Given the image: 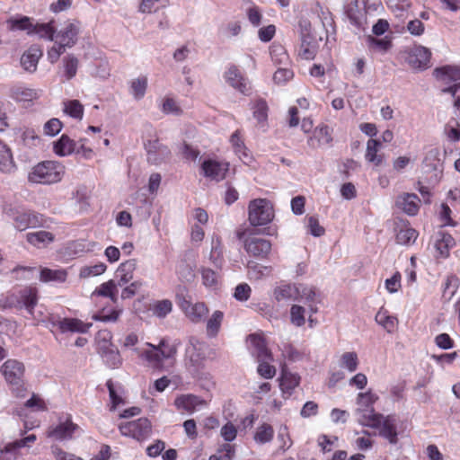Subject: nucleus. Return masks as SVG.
I'll list each match as a JSON object with an SVG mask.
<instances>
[{
	"mask_svg": "<svg viewBox=\"0 0 460 460\" xmlns=\"http://www.w3.org/2000/svg\"><path fill=\"white\" fill-rule=\"evenodd\" d=\"M149 349L141 352L140 356L146 358L155 368L163 367L164 359L175 358L180 341L162 339L158 345L146 343Z\"/></svg>",
	"mask_w": 460,
	"mask_h": 460,
	"instance_id": "nucleus-1",
	"label": "nucleus"
},
{
	"mask_svg": "<svg viewBox=\"0 0 460 460\" xmlns=\"http://www.w3.org/2000/svg\"><path fill=\"white\" fill-rule=\"evenodd\" d=\"M65 166L57 161H43L35 165L29 173V181L34 183L52 184L62 180Z\"/></svg>",
	"mask_w": 460,
	"mask_h": 460,
	"instance_id": "nucleus-2",
	"label": "nucleus"
},
{
	"mask_svg": "<svg viewBox=\"0 0 460 460\" xmlns=\"http://www.w3.org/2000/svg\"><path fill=\"white\" fill-rule=\"evenodd\" d=\"M445 158L446 151H441L438 147L431 148L426 153L422 161V172L429 185L438 184L443 178Z\"/></svg>",
	"mask_w": 460,
	"mask_h": 460,
	"instance_id": "nucleus-3",
	"label": "nucleus"
},
{
	"mask_svg": "<svg viewBox=\"0 0 460 460\" xmlns=\"http://www.w3.org/2000/svg\"><path fill=\"white\" fill-rule=\"evenodd\" d=\"M5 381L10 385L13 394L16 397L26 395L24 385L25 367L22 362L16 359H7L0 367Z\"/></svg>",
	"mask_w": 460,
	"mask_h": 460,
	"instance_id": "nucleus-4",
	"label": "nucleus"
},
{
	"mask_svg": "<svg viewBox=\"0 0 460 460\" xmlns=\"http://www.w3.org/2000/svg\"><path fill=\"white\" fill-rule=\"evenodd\" d=\"M208 346L196 337H190L186 345L184 361L188 371L197 376L205 367Z\"/></svg>",
	"mask_w": 460,
	"mask_h": 460,
	"instance_id": "nucleus-5",
	"label": "nucleus"
},
{
	"mask_svg": "<svg viewBox=\"0 0 460 460\" xmlns=\"http://www.w3.org/2000/svg\"><path fill=\"white\" fill-rule=\"evenodd\" d=\"M378 400V396L371 390L366 393H359L357 396L356 415L358 422L362 426H376L379 413L375 411L374 403Z\"/></svg>",
	"mask_w": 460,
	"mask_h": 460,
	"instance_id": "nucleus-6",
	"label": "nucleus"
},
{
	"mask_svg": "<svg viewBox=\"0 0 460 460\" xmlns=\"http://www.w3.org/2000/svg\"><path fill=\"white\" fill-rule=\"evenodd\" d=\"M4 214L19 231H24L30 227H38L42 225L41 215L26 210L23 208L7 205L4 208Z\"/></svg>",
	"mask_w": 460,
	"mask_h": 460,
	"instance_id": "nucleus-7",
	"label": "nucleus"
},
{
	"mask_svg": "<svg viewBox=\"0 0 460 460\" xmlns=\"http://www.w3.org/2000/svg\"><path fill=\"white\" fill-rule=\"evenodd\" d=\"M274 211L271 203L265 199L250 201L248 206V219L252 226H265L272 221Z\"/></svg>",
	"mask_w": 460,
	"mask_h": 460,
	"instance_id": "nucleus-8",
	"label": "nucleus"
},
{
	"mask_svg": "<svg viewBox=\"0 0 460 460\" xmlns=\"http://www.w3.org/2000/svg\"><path fill=\"white\" fill-rule=\"evenodd\" d=\"M83 429L76 423L73 422L71 416H63L58 419L57 425L50 427L48 437L55 440H72L80 437Z\"/></svg>",
	"mask_w": 460,
	"mask_h": 460,
	"instance_id": "nucleus-9",
	"label": "nucleus"
},
{
	"mask_svg": "<svg viewBox=\"0 0 460 460\" xmlns=\"http://www.w3.org/2000/svg\"><path fill=\"white\" fill-rule=\"evenodd\" d=\"M119 429L123 436L133 438L137 441L147 439L152 433L151 422L146 418L121 423Z\"/></svg>",
	"mask_w": 460,
	"mask_h": 460,
	"instance_id": "nucleus-10",
	"label": "nucleus"
},
{
	"mask_svg": "<svg viewBox=\"0 0 460 460\" xmlns=\"http://www.w3.org/2000/svg\"><path fill=\"white\" fill-rule=\"evenodd\" d=\"M148 163L158 165L171 157V150L162 144L158 138L148 139L144 143Z\"/></svg>",
	"mask_w": 460,
	"mask_h": 460,
	"instance_id": "nucleus-11",
	"label": "nucleus"
},
{
	"mask_svg": "<svg viewBox=\"0 0 460 460\" xmlns=\"http://www.w3.org/2000/svg\"><path fill=\"white\" fill-rule=\"evenodd\" d=\"M225 81L239 93L248 95L251 92V85L246 77L234 65H230L224 73Z\"/></svg>",
	"mask_w": 460,
	"mask_h": 460,
	"instance_id": "nucleus-12",
	"label": "nucleus"
},
{
	"mask_svg": "<svg viewBox=\"0 0 460 460\" xmlns=\"http://www.w3.org/2000/svg\"><path fill=\"white\" fill-rule=\"evenodd\" d=\"M79 31L80 23L76 21H68L60 31L55 33L54 40L66 49L72 48L77 41Z\"/></svg>",
	"mask_w": 460,
	"mask_h": 460,
	"instance_id": "nucleus-13",
	"label": "nucleus"
},
{
	"mask_svg": "<svg viewBox=\"0 0 460 460\" xmlns=\"http://www.w3.org/2000/svg\"><path fill=\"white\" fill-rule=\"evenodd\" d=\"M378 424L376 426H368L379 430V436L387 439L391 444H396L398 441V433L396 429V418L394 415L384 416L379 413Z\"/></svg>",
	"mask_w": 460,
	"mask_h": 460,
	"instance_id": "nucleus-14",
	"label": "nucleus"
},
{
	"mask_svg": "<svg viewBox=\"0 0 460 460\" xmlns=\"http://www.w3.org/2000/svg\"><path fill=\"white\" fill-rule=\"evenodd\" d=\"M17 304L14 305L17 309L24 308L31 317H36L35 307L38 305V290L32 287H26L18 293Z\"/></svg>",
	"mask_w": 460,
	"mask_h": 460,
	"instance_id": "nucleus-15",
	"label": "nucleus"
},
{
	"mask_svg": "<svg viewBox=\"0 0 460 460\" xmlns=\"http://www.w3.org/2000/svg\"><path fill=\"white\" fill-rule=\"evenodd\" d=\"M180 307L186 316L194 323H201L208 314V306L202 303H191L190 300L182 298L180 302Z\"/></svg>",
	"mask_w": 460,
	"mask_h": 460,
	"instance_id": "nucleus-16",
	"label": "nucleus"
},
{
	"mask_svg": "<svg viewBox=\"0 0 460 460\" xmlns=\"http://www.w3.org/2000/svg\"><path fill=\"white\" fill-rule=\"evenodd\" d=\"M36 435L31 434L21 439L8 443L0 450V460H15L18 456L19 449L30 447L36 441Z\"/></svg>",
	"mask_w": 460,
	"mask_h": 460,
	"instance_id": "nucleus-17",
	"label": "nucleus"
},
{
	"mask_svg": "<svg viewBox=\"0 0 460 460\" xmlns=\"http://www.w3.org/2000/svg\"><path fill=\"white\" fill-rule=\"evenodd\" d=\"M245 251L252 256L264 259L271 251V243L263 238L248 237L243 241Z\"/></svg>",
	"mask_w": 460,
	"mask_h": 460,
	"instance_id": "nucleus-18",
	"label": "nucleus"
},
{
	"mask_svg": "<svg viewBox=\"0 0 460 460\" xmlns=\"http://www.w3.org/2000/svg\"><path fill=\"white\" fill-rule=\"evenodd\" d=\"M204 175L211 181H220L225 179L229 170V164L208 159L202 163Z\"/></svg>",
	"mask_w": 460,
	"mask_h": 460,
	"instance_id": "nucleus-19",
	"label": "nucleus"
},
{
	"mask_svg": "<svg viewBox=\"0 0 460 460\" xmlns=\"http://www.w3.org/2000/svg\"><path fill=\"white\" fill-rule=\"evenodd\" d=\"M431 52L423 46H414L409 51L408 62L414 68L426 69L429 67Z\"/></svg>",
	"mask_w": 460,
	"mask_h": 460,
	"instance_id": "nucleus-20",
	"label": "nucleus"
},
{
	"mask_svg": "<svg viewBox=\"0 0 460 460\" xmlns=\"http://www.w3.org/2000/svg\"><path fill=\"white\" fill-rule=\"evenodd\" d=\"M332 129L327 125H321L314 128L313 136L307 140L310 147L315 149L329 146L332 142Z\"/></svg>",
	"mask_w": 460,
	"mask_h": 460,
	"instance_id": "nucleus-21",
	"label": "nucleus"
},
{
	"mask_svg": "<svg viewBox=\"0 0 460 460\" xmlns=\"http://www.w3.org/2000/svg\"><path fill=\"white\" fill-rule=\"evenodd\" d=\"M137 269V260L130 259L119 264L115 272V281L118 283L119 288L128 284L134 276V272Z\"/></svg>",
	"mask_w": 460,
	"mask_h": 460,
	"instance_id": "nucleus-22",
	"label": "nucleus"
},
{
	"mask_svg": "<svg viewBox=\"0 0 460 460\" xmlns=\"http://www.w3.org/2000/svg\"><path fill=\"white\" fill-rule=\"evenodd\" d=\"M174 405L179 411L192 413L205 405V401L193 394H182L174 401Z\"/></svg>",
	"mask_w": 460,
	"mask_h": 460,
	"instance_id": "nucleus-23",
	"label": "nucleus"
},
{
	"mask_svg": "<svg viewBox=\"0 0 460 460\" xmlns=\"http://www.w3.org/2000/svg\"><path fill=\"white\" fill-rule=\"evenodd\" d=\"M344 14L356 29H363L366 16L365 13L359 8L358 0L351 1L344 5Z\"/></svg>",
	"mask_w": 460,
	"mask_h": 460,
	"instance_id": "nucleus-24",
	"label": "nucleus"
},
{
	"mask_svg": "<svg viewBox=\"0 0 460 460\" xmlns=\"http://www.w3.org/2000/svg\"><path fill=\"white\" fill-rule=\"evenodd\" d=\"M420 199L414 193H403L396 199V205L399 208L403 210L410 216H414L418 213L420 206Z\"/></svg>",
	"mask_w": 460,
	"mask_h": 460,
	"instance_id": "nucleus-25",
	"label": "nucleus"
},
{
	"mask_svg": "<svg viewBox=\"0 0 460 460\" xmlns=\"http://www.w3.org/2000/svg\"><path fill=\"white\" fill-rule=\"evenodd\" d=\"M118 288V283L114 279H110L97 287L92 293L91 296L92 298L95 296L108 297L112 301V303L116 304L119 300Z\"/></svg>",
	"mask_w": 460,
	"mask_h": 460,
	"instance_id": "nucleus-26",
	"label": "nucleus"
},
{
	"mask_svg": "<svg viewBox=\"0 0 460 460\" xmlns=\"http://www.w3.org/2000/svg\"><path fill=\"white\" fill-rule=\"evenodd\" d=\"M92 325V323H85L75 318H63L58 322V326L62 332H71L85 333Z\"/></svg>",
	"mask_w": 460,
	"mask_h": 460,
	"instance_id": "nucleus-27",
	"label": "nucleus"
},
{
	"mask_svg": "<svg viewBox=\"0 0 460 460\" xmlns=\"http://www.w3.org/2000/svg\"><path fill=\"white\" fill-rule=\"evenodd\" d=\"M42 56V51L37 47H31L25 51L21 58V65L24 70L28 72H34L37 69L40 58Z\"/></svg>",
	"mask_w": 460,
	"mask_h": 460,
	"instance_id": "nucleus-28",
	"label": "nucleus"
},
{
	"mask_svg": "<svg viewBox=\"0 0 460 460\" xmlns=\"http://www.w3.org/2000/svg\"><path fill=\"white\" fill-rule=\"evenodd\" d=\"M250 341L254 349L252 354L256 356L258 361H271L272 354L268 349L265 341L256 334L250 335Z\"/></svg>",
	"mask_w": 460,
	"mask_h": 460,
	"instance_id": "nucleus-29",
	"label": "nucleus"
},
{
	"mask_svg": "<svg viewBox=\"0 0 460 460\" xmlns=\"http://www.w3.org/2000/svg\"><path fill=\"white\" fill-rule=\"evenodd\" d=\"M299 294V288L291 284L280 285L274 289V297L279 302L296 300Z\"/></svg>",
	"mask_w": 460,
	"mask_h": 460,
	"instance_id": "nucleus-30",
	"label": "nucleus"
},
{
	"mask_svg": "<svg viewBox=\"0 0 460 460\" xmlns=\"http://www.w3.org/2000/svg\"><path fill=\"white\" fill-rule=\"evenodd\" d=\"M10 96L17 102H31L39 97V93L35 89L18 84L10 89Z\"/></svg>",
	"mask_w": 460,
	"mask_h": 460,
	"instance_id": "nucleus-31",
	"label": "nucleus"
},
{
	"mask_svg": "<svg viewBox=\"0 0 460 460\" xmlns=\"http://www.w3.org/2000/svg\"><path fill=\"white\" fill-rule=\"evenodd\" d=\"M15 169V164L10 148L0 140V171L10 173Z\"/></svg>",
	"mask_w": 460,
	"mask_h": 460,
	"instance_id": "nucleus-32",
	"label": "nucleus"
},
{
	"mask_svg": "<svg viewBox=\"0 0 460 460\" xmlns=\"http://www.w3.org/2000/svg\"><path fill=\"white\" fill-rule=\"evenodd\" d=\"M367 42L370 51L379 54H385L393 46L391 39L387 36L382 39H377L369 35L367 38Z\"/></svg>",
	"mask_w": 460,
	"mask_h": 460,
	"instance_id": "nucleus-33",
	"label": "nucleus"
},
{
	"mask_svg": "<svg viewBox=\"0 0 460 460\" xmlns=\"http://www.w3.org/2000/svg\"><path fill=\"white\" fill-rule=\"evenodd\" d=\"M434 75L443 81H458L460 80V66H445L438 67L434 70Z\"/></svg>",
	"mask_w": 460,
	"mask_h": 460,
	"instance_id": "nucleus-34",
	"label": "nucleus"
},
{
	"mask_svg": "<svg viewBox=\"0 0 460 460\" xmlns=\"http://www.w3.org/2000/svg\"><path fill=\"white\" fill-rule=\"evenodd\" d=\"M28 243L36 247H43L54 241V234L48 231H37L28 233L26 235Z\"/></svg>",
	"mask_w": 460,
	"mask_h": 460,
	"instance_id": "nucleus-35",
	"label": "nucleus"
},
{
	"mask_svg": "<svg viewBox=\"0 0 460 460\" xmlns=\"http://www.w3.org/2000/svg\"><path fill=\"white\" fill-rule=\"evenodd\" d=\"M51 21L47 23H37L28 31L29 34H37L40 38L53 41L55 40L56 29Z\"/></svg>",
	"mask_w": 460,
	"mask_h": 460,
	"instance_id": "nucleus-36",
	"label": "nucleus"
},
{
	"mask_svg": "<svg viewBox=\"0 0 460 460\" xmlns=\"http://www.w3.org/2000/svg\"><path fill=\"white\" fill-rule=\"evenodd\" d=\"M224 319V313L222 311H215L207 321L206 331L209 338H215L219 331Z\"/></svg>",
	"mask_w": 460,
	"mask_h": 460,
	"instance_id": "nucleus-37",
	"label": "nucleus"
},
{
	"mask_svg": "<svg viewBox=\"0 0 460 460\" xmlns=\"http://www.w3.org/2000/svg\"><path fill=\"white\" fill-rule=\"evenodd\" d=\"M440 238L436 242V249L442 257L449 255V250L456 245L455 239L451 234L444 232H439Z\"/></svg>",
	"mask_w": 460,
	"mask_h": 460,
	"instance_id": "nucleus-38",
	"label": "nucleus"
},
{
	"mask_svg": "<svg viewBox=\"0 0 460 460\" xmlns=\"http://www.w3.org/2000/svg\"><path fill=\"white\" fill-rule=\"evenodd\" d=\"M209 260L216 267H221L223 263V246L221 239L217 235H213L211 238V251Z\"/></svg>",
	"mask_w": 460,
	"mask_h": 460,
	"instance_id": "nucleus-39",
	"label": "nucleus"
},
{
	"mask_svg": "<svg viewBox=\"0 0 460 460\" xmlns=\"http://www.w3.org/2000/svg\"><path fill=\"white\" fill-rule=\"evenodd\" d=\"M381 147V141L377 139H369L367 143V151H366V160L369 163H373L376 165H380L382 164L383 158L382 155H378L377 152Z\"/></svg>",
	"mask_w": 460,
	"mask_h": 460,
	"instance_id": "nucleus-40",
	"label": "nucleus"
},
{
	"mask_svg": "<svg viewBox=\"0 0 460 460\" xmlns=\"http://www.w3.org/2000/svg\"><path fill=\"white\" fill-rule=\"evenodd\" d=\"M75 150V142L66 135H62L61 137L55 142L54 151L59 156H66L72 154Z\"/></svg>",
	"mask_w": 460,
	"mask_h": 460,
	"instance_id": "nucleus-41",
	"label": "nucleus"
},
{
	"mask_svg": "<svg viewBox=\"0 0 460 460\" xmlns=\"http://www.w3.org/2000/svg\"><path fill=\"white\" fill-rule=\"evenodd\" d=\"M66 271L65 270H51L48 268H43L40 270V279L43 282L49 281H57V282H65L66 279Z\"/></svg>",
	"mask_w": 460,
	"mask_h": 460,
	"instance_id": "nucleus-42",
	"label": "nucleus"
},
{
	"mask_svg": "<svg viewBox=\"0 0 460 460\" xmlns=\"http://www.w3.org/2000/svg\"><path fill=\"white\" fill-rule=\"evenodd\" d=\"M274 437V429L271 425L263 423L259 426L254 434V441L258 444H266L270 442Z\"/></svg>",
	"mask_w": 460,
	"mask_h": 460,
	"instance_id": "nucleus-43",
	"label": "nucleus"
},
{
	"mask_svg": "<svg viewBox=\"0 0 460 460\" xmlns=\"http://www.w3.org/2000/svg\"><path fill=\"white\" fill-rule=\"evenodd\" d=\"M376 322L382 325L388 332H392L396 325L397 319L389 315L386 310L381 308L376 314Z\"/></svg>",
	"mask_w": 460,
	"mask_h": 460,
	"instance_id": "nucleus-44",
	"label": "nucleus"
},
{
	"mask_svg": "<svg viewBox=\"0 0 460 460\" xmlns=\"http://www.w3.org/2000/svg\"><path fill=\"white\" fill-rule=\"evenodd\" d=\"M247 269L250 278L254 279L269 276L271 272V267L263 266L252 261H248Z\"/></svg>",
	"mask_w": 460,
	"mask_h": 460,
	"instance_id": "nucleus-45",
	"label": "nucleus"
},
{
	"mask_svg": "<svg viewBox=\"0 0 460 460\" xmlns=\"http://www.w3.org/2000/svg\"><path fill=\"white\" fill-rule=\"evenodd\" d=\"M253 117L258 120L259 123H263L268 119V104L265 100L259 98L254 101L252 106Z\"/></svg>",
	"mask_w": 460,
	"mask_h": 460,
	"instance_id": "nucleus-46",
	"label": "nucleus"
},
{
	"mask_svg": "<svg viewBox=\"0 0 460 460\" xmlns=\"http://www.w3.org/2000/svg\"><path fill=\"white\" fill-rule=\"evenodd\" d=\"M107 270V265L103 262H98L94 265H86L80 269L79 277L86 279L103 274Z\"/></svg>",
	"mask_w": 460,
	"mask_h": 460,
	"instance_id": "nucleus-47",
	"label": "nucleus"
},
{
	"mask_svg": "<svg viewBox=\"0 0 460 460\" xmlns=\"http://www.w3.org/2000/svg\"><path fill=\"white\" fill-rule=\"evenodd\" d=\"M64 75L66 80H71L76 75L79 60L74 55H68L63 58Z\"/></svg>",
	"mask_w": 460,
	"mask_h": 460,
	"instance_id": "nucleus-48",
	"label": "nucleus"
},
{
	"mask_svg": "<svg viewBox=\"0 0 460 460\" xmlns=\"http://www.w3.org/2000/svg\"><path fill=\"white\" fill-rule=\"evenodd\" d=\"M103 361L111 368H117L121 364V358L118 350L105 348L102 353Z\"/></svg>",
	"mask_w": 460,
	"mask_h": 460,
	"instance_id": "nucleus-49",
	"label": "nucleus"
},
{
	"mask_svg": "<svg viewBox=\"0 0 460 460\" xmlns=\"http://www.w3.org/2000/svg\"><path fill=\"white\" fill-rule=\"evenodd\" d=\"M64 111L74 119H81L84 115V107L79 101L71 100L64 103Z\"/></svg>",
	"mask_w": 460,
	"mask_h": 460,
	"instance_id": "nucleus-50",
	"label": "nucleus"
},
{
	"mask_svg": "<svg viewBox=\"0 0 460 460\" xmlns=\"http://www.w3.org/2000/svg\"><path fill=\"white\" fill-rule=\"evenodd\" d=\"M418 237V233L415 229L407 227L401 229L396 234V242L399 244L409 245L413 243Z\"/></svg>",
	"mask_w": 460,
	"mask_h": 460,
	"instance_id": "nucleus-51",
	"label": "nucleus"
},
{
	"mask_svg": "<svg viewBox=\"0 0 460 460\" xmlns=\"http://www.w3.org/2000/svg\"><path fill=\"white\" fill-rule=\"evenodd\" d=\"M230 142L234 149V152L239 155L241 159L244 160L250 158L238 130L233 133L230 138Z\"/></svg>",
	"mask_w": 460,
	"mask_h": 460,
	"instance_id": "nucleus-52",
	"label": "nucleus"
},
{
	"mask_svg": "<svg viewBox=\"0 0 460 460\" xmlns=\"http://www.w3.org/2000/svg\"><path fill=\"white\" fill-rule=\"evenodd\" d=\"M147 87V79L146 76L138 77L131 83V93L135 99H141L144 97Z\"/></svg>",
	"mask_w": 460,
	"mask_h": 460,
	"instance_id": "nucleus-53",
	"label": "nucleus"
},
{
	"mask_svg": "<svg viewBox=\"0 0 460 460\" xmlns=\"http://www.w3.org/2000/svg\"><path fill=\"white\" fill-rule=\"evenodd\" d=\"M341 367L348 369L349 372H354L358 368V359L355 352H345L341 356Z\"/></svg>",
	"mask_w": 460,
	"mask_h": 460,
	"instance_id": "nucleus-54",
	"label": "nucleus"
},
{
	"mask_svg": "<svg viewBox=\"0 0 460 460\" xmlns=\"http://www.w3.org/2000/svg\"><path fill=\"white\" fill-rule=\"evenodd\" d=\"M176 272L179 276V279L185 282L192 281L195 277L192 268L186 261H181L178 264Z\"/></svg>",
	"mask_w": 460,
	"mask_h": 460,
	"instance_id": "nucleus-55",
	"label": "nucleus"
},
{
	"mask_svg": "<svg viewBox=\"0 0 460 460\" xmlns=\"http://www.w3.org/2000/svg\"><path fill=\"white\" fill-rule=\"evenodd\" d=\"M234 450L229 444L223 445L217 454L209 456L208 460H233Z\"/></svg>",
	"mask_w": 460,
	"mask_h": 460,
	"instance_id": "nucleus-56",
	"label": "nucleus"
},
{
	"mask_svg": "<svg viewBox=\"0 0 460 460\" xmlns=\"http://www.w3.org/2000/svg\"><path fill=\"white\" fill-rule=\"evenodd\" d=\"M172 304L170 300L164 299L157 302L154 305L153 313L159 318H164L167 314L172 312Z\"/></svg>",
	"mask_w": 460,
	"mask_h": 460,
	"instance_id": "nucleus-57",
	"label": "nucleus"
},
{
	"mask_svg": "<svg viewBox=\"0 0 460 460\" xmlns=\"http://www.w3.org/2000/svg\"><path fill=\"white\" fill-rule=\"evenodd\" d=\"M291 323L296 326H302L305 323V308L301 305H294L290 309Z\"/></svg>",
	"mask_w": 460,
	"mask_h": 460,
	"instance_id": "nucleus-58",
	"label": "nucleus"
},
{
	"mask_svg": "<svg viewBox=\"0 0 460 460\" xmlns=\"http://www.w3.org/2000/svg\"><path fill=\"white\" fill-rule=\"evenodd\" d=\"M142 286L143 282L141 280H136L131 282L129 285H125L122 287L123 288L120 295L121 299L125 300L133 297Z\"/></svg>",
	"mask_w": 460,
	"mask_h": 460,
	"instance_id": "nucleus-59",
	"label": "nucleus"
},
{
	"mask_svg": "<svg viewBox=\"0 0 460 460\" xmlns=\"http://www.w3.org/2000/svg\"><path fill=\"white\" fill-rule=\"evenodd\" d=\"M300 378L293 374H284L281 378L280 386L283 391H291L299 385Z\"/></svg>",
	"mask_w": 460,
	"mask_h": 460,
	"instance_id": "nucleus-60",
	"label": "nucleus"
},
{
	"mask_svg": "<svg viewBox=\"0 0 460 460\" xmlns=\"http://www.w3.org/2000/svg\"><path fill=\"white\" fill-rule=\"evenodd\" d=\"M294 76V73L288 67H279L274 73L273 80L277 84H285Z\"/></svg>",
	"mask_w": 460,
	"mask_h": 460,
	"instance_id": "nucleus-61",
	"label": "nucleus"
},
{
	"mask_svg": "<svg viewBox=\"0 0 460 460\" xmlns=\"http://www.w3.org/2000/svg\"><path fill=\"white\" fill-rule=\"evenodd\" d=\"M241 31L242 26L240 22H230L226 27L219 29V31L227 38L238 36Z\"/></svg>",
	"mask_w": 460,
	"mask_h": 460,
	"instance_id": "nucleus-62",
	"label": "nucleus"
},
{
	"mask_svg": "<svg viewBox=\"0 0 460 460\" xmlns=\"http://www.w3.org/2000/svg\"><path fill=\"white\" fill-rule=\"evenodd\" d=\"M61 128V121L58 119L53 118L45 123L44 133L48 136L54 137L60 132Z\"/></svg>",
	"mask_w": 460,
	"mask_h": 460,
	"instance_id": "nucleus-63",
	"label": "nucleus"
},
{
	"mask_svg": "<svg viewBox=\"0 0 460 460\" xmlns=\"http://www.w3.org/2000/svg\"><path fill=\"white\" fill-rule=\"evenodd\" d=\"M252 289L246 283H241L236 286L234 293V297L238 301H247L250 297Z\"/></svg>",
	"mask_w": 460,
	"mask_h": 460,
	"instance_id": "nucleus-64",
	"label": "nucleus"
}]
</instances>
